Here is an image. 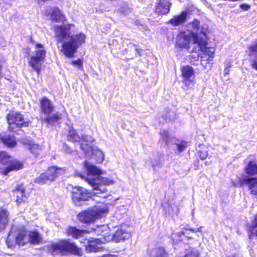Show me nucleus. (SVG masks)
I'll list each match as a JSON object with an SVG mask.
<instances>
[{
    "instance_id": "obj_35",
    "label": "nucleus",
    "mask_w": 257,
    "mask_h": 257,
    "mask_svg": "<svg viewBox=\"0 0 257 257\" xmlns=\"http://www.w3.org/2000/svg\"><path fill=\"white\" fill-rule=\"evenodd\" d=\"M29 150L35 156L39 154L40 151L39 146L37 144H31L29 145Z\"/></svg>"
},
{
    "instance_id": "obj_3",
    "label": "nucleus",
    "mask_w": 257,
    "mask_h": 257,
    "mask_svg": "<svg viewBox=\"0 0 257 257\" xmlns=\"http://www.w3.org/2000/svg\"><path fill=\"white\" fill-rule=\"evenodd\" d=\"M73 24H65V57L72 58L76 52L79 46L83 43L85 35L80 33L76 35L70 36L69 30L74 29Z\"/></svg>"
},
{
    "instance_id": "obj_19",
    "label": "nucleus",
    "mask_w": 257,
    "mask_h": 257,
    "mask_svg": "<svg viewBox=\"0 0 257 257\" xmlns=\"http://www.w3.org/2000/svg\"><path fill=\"white\" fill-rule=\"evenodd\" d=\"M171 6V4L168 0H160L156 6L155 12L159 15L167 14Z\"/></svg>"
},
{
    "instance_id": "obj_6",
    "label": "nucleus",
    "mask_w": 257,
    "mask_h": 257,
    "mask_svg": "<svg viewBox=\"0 0 257 257\" xmlns=\"http://www.w3.org/2000/svg\"><path fill=\"white\" fill-rule=\"evenodd\" d=\"M45 56L46 51L44 46L41 44H37L36 50L31 57L29 63L38 73L41 70L42 63L44 62Z\"/></svg>"
},
{
    "instance_id": "obj_43",
    "label": "nucleus",
    "mask_w": 257,
    "mask_h": 257,
    "mask_svg": "<svg viewBox=\"0 0 257 257\" xmlns=\"http://www.w3.org/2000/svg\"><path fill=\"white\" fill-rule=\"evenodd\" d=\"M240 8L243 10H248L249 9L250 7L248 5L246 4H242L241 5Z\"/></svg>"
},
{
    "instance_id": "obj_39",
    "label": "nucleus",
    "mask_w": 257,
    "mask_h": 257,
    "mask_svg": "<svg viewBox=\"0 0 257 257\" xmlns=\"http://www.w3.org/2000/svg\"><path fill=\"white\" fill-rule=\"evenodd\" d=\"M198 251L196 249H192L191 251H188L184 257H198Z\"/></svg>"
},
{
    "instance_id": "obj_2",
    "label": "nucleus",
    "mask_w": 257,
    "mask_h": 257,
    "mask_svg": "<svg viewBox=\"0 0 257 257\" xmlns=\"http://www.w3.org/2000/svg\"><path fill=\"white\" fill-rule=\"evenodd\" d=\"M189 28H191V33L192 35L193 43L197 45L199 50L203 53V56H200L198 54L196 56L193 54L192 58H197L198 61L200 58V62L203 66H205L207 62L212 61L214 56L215 49L214 47H209L206 41V35L208 32V27L206 25L200 26L199 21L195 19L189 24Z\"/></svg>"
},
{
    "instance_id": "obj_31",
    "label": "nucleus",
    "mask_w": 257,
    "mask_h": 257,
    "mask_svg": "<svg viewBox=\"0 0 257 257\" xmlns=\"http://www.w3.org/2000/svg\"><path fill=\"white\" fill-rule=\"evenodd\" d=\"M245 171L246 174L249 175L257 174L256 164L254 162H250L246 168Z\"/></svg>"
},
{
    "instance_id": "obj_38",
    "label": "nucleus",
    "mask_w": 257,
    "mask_h": 257,
    "mask_svg": "<svg viewBox=\"0 0 257 257\" xmlns=\"http://www.w3.org/2000/svg\"><path fill=\"white\" fill-rule=\"evenodd\" d=\"M177 149L178 153H180L183 152L187 146L186 142H181L176 144Z\"/></svg>"
},
{
    "instance_id": "obj_22",
    "label": "nucleus",
    "mask_w": 257,
    "mask_h": 257,
    "mask_svg": "<svg viewBox=\"0 0 257 257\" xmlns=\"http://www.w3.org/2000/svg\"><path fill=\"white\" fill-rule=\"evenodd\" d=\"M188 13L184 11L180 15L174 16L170 19L167 24H170L173 26H178L183 24L187 19Z\"/></svg>"
},
{
    "instance_id": "obj_13",
    "label": "nucleus",
    "mask_w": 257,
    "mask_h": 257,
    "mask_svg": "<svg viewBox=\"0 0 257 257\" xmlns=\"http://www.w3.org/2000/svg\"><path fill=\"white\" fill-rule=\"evenodd\" d=\"M44 13L46 16H50V18L52 21L56 22L63 21V15L62 13L57 7H48L45 9Z\"/></svg>"
},
{
    "instance_id": "obj_8",
    "label": "nucleus",
    "mask_w": 257,
    "mask_h": 257,
    "mask_svg": "<svg viewBox=\"0 0 257 257\" xmlns=\"http://www.w3.org/2000/svg\"><path fill=\"white\" fill-rule=\"evenodd\" d=\"M105 212V210L98 207L92 209L84 210L77 215L78 219L84 223H90L95 219L99 218Z\"/></svg>"
},
{
    "instance_id": "obj_42",
    "label": "nucleus",
    "mask_w": 257,
    "mask_h": 257,
    "mask_svg": "<svg viewBox=\"0 0 257 257\" xmlns=\"http://www.w3.org/2000/svg\"><path fill=\"white\" fill-rule=\"evenodd\" d=\"M11 240V235L10 234L9 235L8 237L7 240V244L8 245V246L9 247H12L14 245V243L13 242H12L10 241Z\"/></svg>"
},
{
    "instance_id": "obj_1",
    "label": "nucleus",
    "mask_w": 257,
    "mask_h": 257,
    "mask_svg": "<svg viewBox=\"0 0 257 257\" xmlns=\"http://www.w3.org/2000/svg\"><path fill=\"white\" fill-rule=\"evenodd\" d=\"M84 166L87 172L85 179L93 188V191L90 193L85 188L79 187L73 188L72 199L76 205H80L81 201L89 200L92 195L102 199L106 198L109 195L105 186L113 183V180L101 177V171L96 166L87 162H85Z\"/></svg>"
},
{
    "instance_id": "obj_18",
    "label": "nucleus",
    "mask_w": 257,
    "mask_h": 257,
    "mask_svg": "<svg viewBox=\"0 0 257 257\" xmlns=\"http://www.w3.org/2000/svg\"><path fill=\"white\" fill-rule=\"evenodd\" d=\"M46 248L54 256L59 254H63L64 250V241L61 240L57 243H52L50 246L46 247Z\"/></svg>"
},
{
    "instance_id": "obj_45",
    "label": "nucleus",
    "mask_w": 257,
    "mask_h": 257,
    "mask_svg": "<svg viewBox=\"0 0 257 257\" xmlns=\"http://www.w3.org/2000/svg\"><path fill=\"white\" fill-rule=\"evenodd\" d=\"M224 73H225V74H228L229 71V70L228 67L224 69Z\"/></svg>"
},
{
    "instance_id": "obj_29",
    "label": "nucleus",
    "mask_w": 257,
    "mask_h": 257,
    "mask_svg": "<svg viewBox=\"0 0 257 257\" xmlns=\"http://www.w3.org/2000/svg\"><path fill=\"white\" fill-rule=\"evenodd\" d=\"M2 141L3 143L8 147H14L16 145V141L13 137L8 136L6 137H1L0 136V141Z\"/></svg>"
},
{
    "instance_id": "obj_41",
    "label": "nucleus",
    "mask_w": 257,
    "mask_h": 257,
    "mask_svg": "<svg viewBox=\"0 0 257 257\" xmlns=\"http://www.w3.org/2000/svg\"><path fill=\"white\" fill-rule=\"evenodd\" d=\"M248 49H253L257 51V39L253 41L248 47Z\"/></svg>"
},
{
    "instance_id": "obj_32",
    "label": "nucleus",
    "mask_w": 257,
    "mask_h": 257,
    "mask_svg": "<svg viewBox=\"0 0 257 257\" xmlns=\"http://www.w3.org/2000/svg\"><path fill=\"white\" fill-rule=\"evenodd\" d=\"M202 226H200L199 228H198L197 229H193V228H184L183 229L181 232H179L178 233V235L180 238H181L182 235H184L188 238H191L190 237H189L188 235V231L190 230L193 232H201L202 231Z\"/></svg>"
},
{
    "instance_id": "obj_7",
    "label": "nucleus",
    "mask_w": 257,
    "mask_h": 257,
    "mask_svg": "<svg viewBox=\"0 0 257 257\" xmlns=\"http://www.w3.org/2000/svg\"><path fill=\"white\" fill-rule=\"evenodd\" d=\"M41 235L37 231L27 232L23 230L19 232L16 239V242L19 245H24L28 242L32 244H38L42 240Z\"/></svg>"
},
{
    "instance_id": "obj_30",
    "label": "nucleus",
    "mask_w": 257,
    "mask_h": 257,
    "mask_svg": "<svg viewBox=\"0 0 257 257\" xmlns=\"http://www.w3.org/2000/svg\"><path fill=\"white\" fill-rule=\"evenodd\" d=\"M248 229L249 231L251 233V234H249V238H251L252 235L257 237V214L254 216L251 224L248 226Z\"/></svg>"
},
{
    "instance_id": "obj_17",
    "label": "nucleus",
    "mask_w": 257,
    "mask_h": 257,
    "mask_svg": "<svg viewBox=\"0 0 257 257\" xmlns=\"http://www.w3.org/2000/svg\"><path fill=\"white\" fill-rule=\"evenodd\" d=\"M168 253L165 249L162 246H156L154 247H149L147 254L145 257H167Z\"/></svg>"
},
{
    "instance_id": "obj_36",
    "label": "nucleus",
    "mask_w": 257,
    "mask_h": 257,
    "mask_svg": "<svg viewBox=\"0 0 257 257\" xmlns=\"http://www.w3.org/2000/svg\"><path fill=\"white\" fill-rule=\"evenodd\" d=\"M161 139L163 140V141L166 144H168L170 139L169 132L164 130L161 133Z\"/></svg>"
},
{
    "instance_id": "obj_10",
    "label": "nucleus",
    "mask_w": 257,
    "mask_h": 257,
    "mask_svg": "<svg viewBox=\"0 0 257 257\" xmlns=\"http://www.w3.org/2000/svg\"><path fill=\"white\" fill-rule=\"evenodd\" d=\"M63 172L61 168H57L52 167L48 168L44 173H42L39 177L36 178L34 182L40 185L47 183L48 182L54 181Z\"/></svg>"
},
{
    "instance_id": "obj_9",
    "label": "nucleus",
    "mask_w": 257,
    "mask_h": 257,
    "mask_svg": "<svg viewBox=\"0 0 257 257\" xmlns=\"http://www.w3.org/2000/svg\"><path fill=\"white\" fill-rule=\"evenodd\" d=\"M116 228L115 232L111 235H109L104 238V241L107 242L112 240L115 242H119L128 239L131 236L130 227L126 224H122L120 226L115 227Z\"/></svg>"
},
{
    "instance_id": "obj_14",
    "label": "nucleus",
    "mask_w": 257,
    "mask_h": 257,
    "mask_svg": "<svg viewBox=\"0 0 257 257\" xmlns=\"http://www.w3.org/2000/svg\"><path fill=\"white\" fill-rule=\"evenodd\" d=\"M56 38L57 41L58 47L60 51L64 53V27L57 25L55 28Z\"/></svg>"
},
{
    "instance_id": "obj_11",
    "label": "nucleus",
    "mask_w": 257,
    "mask_h": 257,
    "mask_svg": "<svg viewBox=\"0 0 257 257\" xmlns=\"http://www.w3.org/2000/svg\"><path fill=\"white\" fill-rule=\"evenodd\" d=\"M7 120L9 125V129L11 131H14L15 125L18 127H21L23 126H28V122L24 120L22 114L17 112H13L8 114Z\"/></svg>"
},
{
    "instance_id": "obj_46",
    "label": "nucleus",
    "mask_w": 257,
    "mask_h": 257,
    "mask_svg": "<svg viewBox=\"0 0 257 257\" xmlns=\"http://www.w3.org/2000/svg\"><path fill=\"white\" fill-rule=\"evenodd\" d=\"M101 257H112V255H111V254H108L103 255Z\"/></svg>"
},
{
    "instance_id": "obj_49",
    "label": "nucleus",
    "mask_w": 257,
    "mask_h": 257,
    "mask_svg": "<svg viewBox=\"0 0 257 257\" xmlns=\"http://www.w3.org/2000/svg\"><path fill=\"white\" fill-rule=\"evenodd\" d=\"M80 177L82 178H84V177L83 175H80Z\"/></svg>"
},
{
    "instance_id": "obj_5",
    "label": "nucleus",
    "mask_w": 257,
    "mask_h": 257,
    "mask_svg": "<svg viewBox=\"0 0 257 257\" xmlns=\"http://www.w3.org/2000/svg\"><path fill=\"white\" fill-rule=\"evenodd\" d=\"M0 164L6 166L1 169V172L7 175L12 171H16L22 168V164L19 161L14 160L5 152H0Z\"/></svg>"
},
{
    "instance_id": "obj_16",
    "label": "nucleus",
    "mask_w": 257,
    "mask_h": 257,
    "mask_svg": "<svg viewBox=\"0 0 257 257\" xmlns=\"http://www.w3.org/2000/svg\"><path fill=\"white\" fill-rule=\"evenodd\" d=\"M241 185L248 186L250 193L257 198V178H244L240 180Z\"/></svg>"
},
{
    "instance_id": "obj_28",
    "label": "nucleus",
    "mask_w": 257,
    "mask_h": 257,
    "mask_svg": "<svg viewBox=\"0 0 257 257\" xmlns=\"http://www.w3.org/2000/svg\"><path fill=\"white\" fill-rule=\"evenodd\" d=\"M248 49V55L252 67L257 70V51L253 49Z\"/></svg>"
},
{
    "instance_id": "obj_25",
    "label": "nucleus",
    "mask_w": 257,
    "mask_h": 257,
    "mask_svg": "<svg viewBox=\"0 0 257 257\" xmlns=\"http://www.w3.org/2000/svg\"><path fill=\"white\" fill-rule=\"evenodd\" d=\"M89 232L84 230H80L76 227H69L67 230V234L68 236H72V238L77 239L84 236V234Z\"/></svg>"
},
{
    "instance_id": "obj_33",
    "label": "nucleus",
    "mask_w": 257,
    "mask_h": 257,
    "mask_svg": "<svg viewBox=\"0 0 257 257\" xmlns=\"http://www.w3.org/2000/svg\"><path fill=\"white\" fill-rule=\"evenodd\" d=\"M89 154H92L93 156H96V160L97 163H101L104 160V155L102 152L100 150H93L91 153Z\"/></svg>"
},
{
    "instance_id": "obj_47",
    "label": "nucleus",
    "mask_w": 257,
    "mask_h": 257,
    "mask_svg": "<svg viewBox=\"0 0 257 257\" xmlns=\"http://www.w3.org/2000/svg\"><path fill=\"white\" fill-rule=\"evenodd\" d=\"M2 64L1 62H0V75L2 74Z\"/></svg>"
},
{
    "instance_id": "obj_48",
    "label": "nucleus",
    "mask_w": 257,
    "mask_h": 257,
    "mask_svg": "<svg viewBox=\"0 0 257 257\" xmlns=\"http://www.w3.org/2000/svg\"><path fill=\"white\" fill-rule=\"evenodd\" d=\"M152 165H153V167H155V166L157 165V163H152Z\"/></svg>"
},
{
    "instance_id": "obj_20",
    "label": "nucleus",
    "mask_w": 257,
    "mask_h": 257,
    "mask_svg": "<svg viewBox=\"0 0 257 257\" xmlns=\"http://www.w3.org/2000/svg\"><path fill=\"white\" fill-rule=\"evenodd\" d=\"M80 140L82 142L81 146V149L86 154L89 155V153H91L92 151L90 143L93 142V138L90 136L84 135L80 137Z\"/></svg>"
},
{
    "instance_id": "obj_40",
    "label": "nucleus",
    "mask_w": 257,
    "mask_h": 257,
    "mask_svg": "<svg viewBox=\"0 0 257 257\" xmlns=\"http://www.w3.org/2000/svg\"><path fill=\"white\" fill-rule=\"evenodd\" d=\"M208 156V153L207 151H200L199 152V156L200 158L204 160L207 158Z\"/></svg>"
},
{
    "instance_id": "obj_44",
    "label": "nucleus",
    "mask_w": 257,
    "mask_h": 257,
    "mask_svg": "<svg viewBox=\"0 0 257 257\" xmlns=\"http://www.w3.org/2000/svg\"><path fill=\"white\" fill-rule=\"evenodd\" d=\"M134 46L135 47V50L138 53L139 56H141L140 50L139 49L138 46L137 45H134Z\"/></svg>"
},
{
    "instance_id": "obj_15",
    "label": "nucleus",
    "mask_w": 257,
    "mask_h": 257,
    "mask_svg": "<svg viewBox=\"0 0 257 257\" xmlns=\"http://www.w3.org/2000/svg\"><path fill=\"white\" fill-rule=\"evenodd\" d=\"M182 75L184 78V82L189 86L195 79L194 71L192 67L185 66L182 68Z\"/></svg>"
},
{
    "instance_id": "obj_24",
    "label": "nucleus",
    "mask_w": 257,
    "mask_h": 257,
    "mask_svg": "<svg viewBox=\"0 0 257 257\" xmlns=\"http://www.w3.org/2000/svg\"><path fill=\"white\" fill-rule=\"evenodd\" d=\"M66 252L78 256H81L82 254L80 248L77 247L74 243L65 239V253Z\"/></svg>"
},
{
    "instance_id": "obj_37",
    "label": "nucleus",
    "mask_w": 257,
    "mask_h": 257,
    "mask_svg": "<svg viewBox=\"0 0 257 257\" xmlns=\"http://www.w3.org/2000/svg\"><path fill=\"white\" fill-rule=\"evenodd\" d=\"M82 60L81 59H78L77 60L71 61L70 64L72 65L77 67L79 69H82Z\"/></svg>"
},
{
    "instance_id": "obj_26",
    "label": "nucleus",
    "mask_w": 257,
    "mask_h": 257,
    "mask_svg": "<svg viewBox=\"0 0 257 257\" xmlns=\"http://www.w3.org/2000/svg\"><path fill=\"white\" fill-rule=\"evenodd\" d=\"M9 212L5 209L0 207V231L5 229L9 221Z\"/></svg>"
},
{
    "instance_id": "obj_23",
    "label": "nucleus",
    "mask_w": 257,
    "mask_h": 257,
    "mask_svg": "<svg viewBox=\"0 0 257 257\" xmlns=\"http://www.w3.org/2000/svg\"><path fill=\"white\" fill-rule=\"evenodd\" d=\"M92 230L97 235L102 236V237H100L98 239H104L110 235L109 234H108L109 233V228L107 224L97 225L95 228H92Z\"/></svg>"
},
{
    "instance_id": "obj_21",
    "label": "nucleus",
    "mask_w": 257,
    "mask_h": 257,
    "mask_svg": "<svg viewBox=\"0 0 257 257\" xmlns=\"http://www.w3.org/2000/svg\"><path fill=\"white\" fill-rule=\"evenodd\" d=\"M190 43V37L185 32L180 33L178 37L177 45L181 48H186L189 50Z\"/></svg>"
},
{
    "instance_id": "obj_34",
    "label": "nucleus",
    "mask_w": 257,
    "mask_h": 257,
    "mask_svg": "<svg viewBox=\"0 0 257 257\" xmlns=\"http://www.w3.org/2000/svg\"><path fill=\"white\" fill-rule=\"evenodd\" d=\"M68 140L71 142H79L80 141V137H79L75 130H71L69 131L67 136Z\"/></svg>"
},
{
    "instance_id": "obj_27",
    "label": "nucleus",
    "mask_w": 257,
    "mask_h": 257,
    "mask_svg": "<svg viewBox=\"0 0 257 257\" xmlns=\"http://www.w3.org/2000/svg\"><path fill=\"white\" fill-rule=\"evenodd\" d=\"M15 194L17 197L16 200L18 204L25 202L27 199V197L25 193V189L23 186H19L15 191Z\"/></svg>"
},
{
    "instance_id": "obj_4",
    "label": "nucleus",
    "mask_w": 257,
    "mask_h": 257,
    "mask_svg": "<svg viewBox=\"0 0 257 257\" xmlns=\"http://www.w3.org/2000/svg\"><path fill=\"white\" fill-rule=\"evenodd\" d=\"M40 108L42 119L46 123L53 124L62 118V114L55 110L52 102L47 98L40 100Z\"/></svg>"
},
{
    "instance_id": "obj_12",
    "label": "nucleus",
    "mask_w": 257,
    "mask_h": 257,
    "mask_svg": "<svg viewBox=\"0 0 257 257\" xmlns=\"http://www.w3.org/2000/svg\"><path fill=\"white\" fill-rule=\"evenodd\" d=\"M107 241L104 239H98L91 238L87 241V245H86L85 249L88 252H100L104 250V248L102 246V244L105 243Z\"/></svg>"
}]
</instances>
